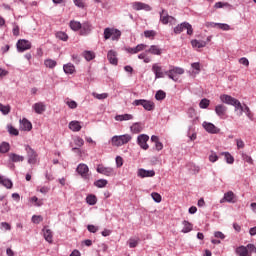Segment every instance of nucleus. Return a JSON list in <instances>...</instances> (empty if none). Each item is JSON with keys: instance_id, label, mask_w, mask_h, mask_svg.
Listing matches in <instances>:
<instances>
[{"instance_id": "f257e3e1", "label": "nucleus", "mask_w": 256, "mask_h": 256, "mask_svg": "<svg viewBox=\"0 0 256 256\" xmlns=\"http://www.w3.org/2000/svg\"><path fill=\"white\" fill-rule=\"evenodd\" d=\"M183 73H185V70L183 68L180 67H171V69L165 71V75H167V77H169V79H172V81H179V75H183Z\"/></svg>"}, {"instance_id": "f03ea898", "label": "nucleus", "mask_w": 256, "mask_h": 256, "mask_svg": "<svg viewBox=\"0 0 256 256\" xmlns=\"http://www.w3.org/2000/svg\"><path fill=\"white\" fill-rule=\"evenodd\" d=\"M129 141H131V135L129 134L112 137V145L114 147H121V145H126Z\"/></svg>"}, {"instance_id": "7ed1b4c3", "label": "nucleus", "mask_w": 256, "mask_h": 256, "mask_svg": "<svg viewBox=\"0 0 256 256\" xmlns=\"http://www.w3.org/2000/svg\"><path fill=\"white\" fill-rule=\"evenodd\" d=\"M132 105L134 107H139V105H141L145 109V111H153V109H155V103L146 99L134 100L132 102Z\"/></svg>"}, {"instance_id": "20e7f679", "label": "nucleus", "mask_w": 256, "mask_h": 256, "mask_svg": "<svg viewBox=\"0 0 256 256\" xmlns=\"http://www.w3.org/2000/svg\"><path fill=\"white\" fill-rule=\"evenodd\" d=\"M187 30V35H193V26H191L189 24V22H182L181 24H178L175 28H174V33L176 35H179L181 33H183L184 30Z\"/></svg>"}, {"instance_id": "39448f33", "label": "nucleus", "mask_w": 256, "mask_h": 256, "mask_svg": "<svg viewBox=\"0 0 256 256\" xmlns=\"http://www.w3.org/2000/svg\"><path fill=\"white\" fill-rule=\"evenodd\" d=\"M16 49L18 53H25V51L31 49V42L25 39H20L16 43Z\"/></svg>"}, {"instance_id": "423d86ee", "label": "nucleus", "mask_w": 256, "mask_h": 256, "mask_svg": "<svg viewBox=\"0 0 256 256\" xmlns=\"http://www.w3.org/2000/svg\"><path fill=\"white\" fill-rule=\"evenodd\" d=\"M97 173L100 175H105V177H113L115 175V170L111 167H105L103 164H100L96 168Z\"/></svg>"}, {"instance_id": "0eeeda50", "label": "nucleus", "mask_w": 256, "mask_h": 256, "mask_svg": "<svg viewBox=\"0 0 256 256\" xmlns=\"http://www.w3.org/2000/svg\"><path fill=\"white\" fill-rule=\"evenodd\" d=\"M147 141H149V135L147 134H140L137 137V143L139 147H141V149H143L144 151H147V149H149V144H147Z\"/></svg>"}, {"instance_id": "6e6552de", "label": "nucleus", "mask_w": 256, "mask_h": 256, "mask_svg": "<svg viewBox=\"0 0 256 256\" xmlns=\"http://www.w3.org/2000/svg\"><path fill=\"white\" fill-rule=\"evenodd\" d=\"M76 172L80 174L82 179H89V166H87V164H79L76 168Z\"/></svg>"}, {"instance_id": "1a4fd4ad", "label": "nucleus", "mask_w": 256, "mask_h": 256, "mask_svg": "<svg viewBox=\"0 0 256 256\" xmlns=\"http://www.w3.org/2000/svg\"><path fill=\"white\" fill-rule=\"evenodd\" d=\"M220 203H237V196L233 191H228L224 194V197L220 200Z\"/></svg>"}, {"instance_id": "9d476101", "label": "nucleus", "mask_w": 256, "mask_h": 256, "mask_svg": "<svg viewBox=\"0 0 256 256\" xmlns=\"http://www.w3.org/2000/svg\"><path fill=\"white\" fill-rule=\"evenodd\" d=\"M215 113L220 119H225L227 117V106L223 104H218L215 106Z\"/></svg>"}, {"instance_id": "9b49d317", "label": "nucleus", "mask_w": 256, "mask_h": 256, "mask_svg": "<svg viewBox=\"0 0 256 256\" xmlns=\"http://www.w3.org/2000/svg\"><path fill=\"white\" fill-rule=\"evenodd\" d=\"M132 7L135 11H151L153 9L149 4L143 2H134Z\"/></svg>"}, {"instance_id": "f8f14e48", "label": "nucleus", "mask_w": 256, "mask_h": 256, "mask_svg": "<svg viewBox=\"0 0 256 256\" xmlns=\"http://www.w3.org/2000/svg\"><path fill=\"white\" fill-rule=\"evenodd\" d=\"M202 127L207 131V133L211 134H217L219 133V128H217L213 123L211 122H203Z\"/></svg>"}, {"instance_id": "ddd939ff", "label": "nucleus", "mask_w": 256, "mask_h": 256, "mask_svg": "<svg viewBox=\"0 0 256 256\" xmlns=\"http://www.w3.org/2000/svg\"><path fill=\"white\" fill-rule=\"evenodd\" d=\"M152 71L155 74V79H163L165 77V72H163V68L159 66V64H153Z\"/></svg>"}, {"instance_id": "4468645a", "label": "nucleus", "mask_w": 256, "mask_h": 256, "mask_svg": "<svg viewBox=\"0 0 256 256\" xmlns=\"http://www.w3.org/2000/svg\"><path fill=\"white\" fill-rule=\"evenodd\" d=\"M137 175L141 179H145V177H155V170H145L143 168L138 169Z\"/></svg>"}, {"instance_id": "2eb2a0df", "label": "nucleus", "mask_w": 256, "mask_h": 256, "mask_svg": "<svg viewBox=\"0 0 256 256\" xmlns=\"http://www.w3.org/2000/svg\"><path fill=\"white\" fill-rule=\"evenodd\" d=\"M93 29V26L89 22H83L80 28V35H89Z\"/></svg>"}, {"instance_id": "dca6fc26", "label": "nucleus", "mask_w": 256, "mask_h": 256, "mask_svg": "<svg viewBox=\"0 0 256 256\" xmlns=\"http://www.w3.org/2000/svg\"><path fill=\"white\" fill-rule=\"evenodd\" d=\"M42 231L45 241H47V243H53V231L47 227H44Z\"/></svg>"}, {"instance_id": "f3484780", "label": "nucleus", "mask_w": 256, "mask_h": 256, "mask_svg": "<svg viewBox=\"0 0 256 256\" xmlns=\"http://www.w3.org/2000/svg\"><path fill=\"white\" fill-rule=\"evenodd\" d=\"M107 59L111 65H117L119 63V60L117 59V52L114 50H110L107 54Z\"/></svg>"}, {"instance_id": "a211bd4d", "label": "nucleus", "mask_w": 256, "mask_h": 256, "mask_svg": "<svg viewBox=\"0 0 256 256\" xmlns=\"http://www.w3.org/2000/svg\"><path fill=\"white\" fill-rule=\"evenodd\" d=\"M34 111L38 115H43V112L47 111V105H45V103H43V102L35 103L34 104Z\"/></svg>"}, {"instance_id": "6ab92c4d", "label": "nucleus", "mask_w": 256, "mask_h": 256, "mask_svg": "<svg viewBox=\"0 0 256 256\" xmlns=\"http://www.w3.org/2000/svg\"><path fill=\"white\" fill-rule=\"evenodd\" d=\"M220 100L222 101V103H225L226 105H233L237 101L236 98L229 96L227 94L221 95Z\"/></svg>"}, {"instance_id": "aec40b11", "label": "nucleus", "mask_w": 256, "mask_h": 256, "mask_svg": "<svg viewBox=\"0 0 256 256\" xmlns=\"http://www.w3.org/2000/svg\"><path fill=\"white\" fill-rule=\"evenodd\" d=\"M8 157L12 163H23L25 161V157L15 153H10Z\"/></svg>"}, {"instance_id": "412c9836", "label": "nucleus", "mask_w": 256, "mask_h": 256, "mask_svg": "<svg viewBox=\"0 0 256 256\" xmlns=\"http://www.w3.org/2000/svg\"><path fill=\"white\" fill-rule=\"evenodd\" d=\"M0 185H3L6 189H13V181L9 178H5L4 176H0Z\"/></svg>"}, {"instance_id": "4be33fe9", "label": "nucleus", "mask_w": 256, "mask_h": 256, "mask_svg": "<svg viewBox=\"0 0 256 256\" xmlns=\"http://www.w3.org/2000/svg\"><path fill=\"white\" fill-rule=\"evenodd\" d=\"M32 127L33 125L26 118L20 120V128L22 129V131H31Z\"/></svg>"}, {"instance_id": "5701e85b", "label": "nucleus", "mask_w": 256, "mask_h": 256, "mask_svg": "<svg viewBox=\"0 0 256 256\" xmlns=\"http://www.w3.org/2000/svg\"><path fill=\"white\" fill-rule=\"evenodd\" d=\"M170 19H173V17L169 16V14L166 12L165 9H162V11L160 12L161 23H163V25H167V23H169Z\"/></svg>"}, {"instance_id": "b1692460", "label": "nucleus", "mask_w": 256, "mask_h": 256, "mask_svg": "<svg viewBox=\"0 0 256 256\" xmlns=\"http://www.w3.org/2000/svg\"><path fill=\"white\" fill-rule=\"evenodd\" d=\"M145 128V125H143V123L141 122H136L134 123L131 127H130V131H132L133 133H141V131H143V129Z\"/></svg>"}, {"instance_id": "393cba45", "label": "nucleus", "mask_w": 256, "mask_h": 256, "mask_svg": "<svg viewBox=\"0 0 256 256\" xmlns=\"http://www.w3.org/2000/svg\"><path fill=\"white\" fill-rule=\"evenodd\" d=\"M63 70L66 75H73L75 73V65L72 63L65 64Z\"/></svg>"}, {"instance_id": "a878e982", "label": "nucleus", "mask_w": 256, "mask_h": 256, "mask_svg": "<svg viewBox=\"0 0 256 256\" xmlns=\"http://www.w3.org/2000/svg\"><path fill=\"white\" fill-rule=\"evenodd\" d=\"M235 253L238 256H249V250L245 246L237 247Z\"/></svg>"}, {"instance_id": "bb28decb", "label": "nucleus", "mask_w": 256, "mask_h": 256, "mask_svg": "<svg viewBox=\"0 0 256 256\" xmlns=\"http://www.w3.org/2000/svg\"><path fill=\"white\" fill-rule=\"evenodd\" d=\"M81 123L79 121H71L69 123V129L74 132H79L81 131Z\"/></svg>"}, {"instance_id": "cd10ccee", "label": "nucleus", "mask_w": 256, "mask_h": 256, "mask_svg": "<svg viewBox=\"0 0 256 256\" xmlns=\"http://www.w3.org/2000/svg\"><path fill=\"white\" fill-rule=\"evenodd\" d=\"M191 45L192 47H196L197 49H203V47L207 46V42L206 41H199L197 39H194L191 41Z\"/></svg>"}, {"instance_id": "c85d7f7f", "label": "nucleus", "mask_w": 256, "mask_h": 256, "mask_svg": "<svg viewBox=\"0 0 256 256\" xmlns=\"http://www.w3.org/2000/svg\"><path fill=\"white\" fill-rule=\"evenodd\" d=\"M146 53H150L151 55H161V48L157 45H151L148 50H146Z\"/></svg>"}, {"instance_id": "c756f323", "label": "nucleus", "mask_w": 256, "mask_h": 256, "mask_svg": "<svg viewBox=\"0 0 256 256\" xmlns=\"http://www.w3.org/2000/svg\"><path fill=\"white\" fill-rule=\"evenodd\" d=\"M69 27L72 31H81L82 24L79 21L72 20L69 23Z\"/></svg>"}, {"instance_id": "7c9ffc66", "label": "nucleus", "mask_w": 256, "mask_h": 256, "mask_svg": "<svg viewBox=\"0 0 256 256\" xmlns=\"http://www.w3.org/2000/svg\"><path fill=\"white\" fill-rule=\"evenodd\" d=\"M182 224L184 225L182 233H190V231H193V224H191L189 221L184 220Z\"/></svg>"}, {"instance_id": "2f4dec72", "label": "nucleus", "mask_w": 256, "mask_h": 256, "mask_svg": "<svg viewBox=\"0 0 256 256\" xmlns=\"http://www.w3.org/2000/svg\"><path fill=\"white\" fill-rule=\"evenodd\" d=\"M133 119V115L131 114H123V115H116L115 121H131Z\"/></svg>"}, {"instance_id": "473e14b6", "label": "nucleus", "mask_w": 256, "mask_h": 256, "mask_svg": "<svg viewBox=\"0 0 256 256\" xmlns=\"http://www.w3.org/2000/svg\"><path fill=\"white\" fill-rule=\"evenodd\" d=\"M221 155H224L226 163L233 165L235 163V158L229 152H222Z\"/></svg>"}, {"instance_id": "72a5a7b5", "label": "nucleus", "mask_w": 256, "mask_h": 256, "mask_svg": "<svg viewBox=\"0 0 256 256\" xmlns=\"http://www.w3.org/2000/svg\"><path fill=\"white\" fill-rule=\"evenodd\" d=\"M109 182L106 179H99L94 182V186L98 187V189H103V187H107Z\"/></svg>"}, {"instance_id": "f704fd0d", "label": "nucleus", "mask_w": 256, "mask_h": 256, "mask_svg": "<svg viewBox=\"0 0 256 256\" xmlns=\"http://www.w3.org/2000/svg\"><path fill=\"white\" fill-rule=\"evenodd\" d=\"M44 65L45 67H48V69H55V67H57V61L53 59H46L44 61Z\"/></svg>"}, {"instance_id": "c9c22d12", "label": "nucleus", "mask_w": 256, "mask_h": 256, "mask_svg": "<svg viewBox=\"0 0 256 256\" xmlns=\"http://www.w3.org/2000/svg\"><path fill=\"white\" fill-rule=\"evenodd\" d=\"M9 149H11V145L8 142H2L0 144V153H9Z\"/></svg>"}, {"instance_id": "e433bc0d", "label": "nucleus", "mask_w": 256, "mask_h": 256, "mask_svg": "<svg viewBox=\"0 0 256 256\" xmlns=\"http://www.w3.org/2000/svg\"><path fill=\"white\" fill-rule=\"evenodd\" d=\"M86 203L88 205H96L97 204V196L90 194L86 197Z\"/></svg>"}, {"instance_id": "4c0bfd02", "label": "nucleus", "mask_w": 256, "mask_h": 256, "mask_svg": "<svg viewBox=\"0 0 256 256\" xmlns=\"http://www.w3.org/2000/svg\"><path fill=\"white\" fill-rule=\"evenodd\" d=\"M165 97H167V93H165L163 90H158L155 94L156 101H163Z\"/></svg>"}, {"instance_id": "58836bf2", "label": "nucleus", "mask_w": 256, "mask_h": 256, "mask_svg": "<svg viewBox=\"0 0 256 256\" xmlns=\"http://www.w3.org/2000/svg\"><path fill=\"white\" fill-rule=\"evenodd\" d=\"M0 111L2 115H9V113H11V106L0 103Z\"/></svg>"}, {"instance_id": "ea45409f", "label": "nucleus", "mask_w": 256, "mask_h": 256, "mask_svg": "<svg viewBox=\"0 0 256 256\" xmlns=\"http://www.w3.org/2000/svg\"><path fill=\"white\" fill-rule=\"evenodd\" d=\"M83 57L86 59V61H93V58L95 57V53L92 51H84Z\"/></svg>"}, {"instance_id": "a19ab883", "label": "nucleus", "mask_w": 256, "mask_h": 256, "mask_svg": "<svg viewBox=\"0 0 256 256\" xmlns=\"http://www.w3.org/2000/svg\"><path fill=\"white\" fill-rule=\"evenodd\" d=\"M114 28H105L104 29V39H111L113 37Z\"/></svg>"}, {"instance_id": "79ce46f5", "label": "nucleus", "mask_w": 256, "mask_h": 256, "mask_svg": "<svg viewBox=\"0 0 256 256\" xmlns=\"http://www.w3.org/2000/svg\"><path fill=\"white\" fill-rule=\"evenodd\" d=\"M211 101L207 98H204L200 101L199 103V107L200 109H207V107H209Z\"/></svg>"}, {"instance_id": "37998d69", "label": "nucleus", "mask_w": 256, "mask_h": 256, "mask_svg": "<svg viewBox=\"0 0 256 256\" xmlns=\"http://www.w3.org/2000/svg\"><path fill=\"white\" fill-rule=\"evenodd\" d=\"M244 113L250 119V121H253V112H251V109L247 104H244Z\"/></svg>"}, {"instance_id": "c03bdc74", "label": "nucleus", "mask_w": 256, "mask_h": 256, "mask_svg": "<svg viewBox=\"0 0 256 256\" xmlns=\"http://www.w3.org/2000/svg\"><path fill=\"white\" fill-rule=\"evenodd\" d=\"M128 245H129L130 249H135V247H137V245H139V239L130 238L128 240Z\"/></svg>"}, {"instance_id": "a18cd8bd", "label": "nucleus", "mask_w": 256, "mask_h": 256, "mask_svg": "<svg viewBox=\"0 0 256 256\" xmlns=\"http://www.w3.org/2000/svg\"><path fill=\"white\" fill-rule=\"evenodd\" d=\"M119 39H121V32L119 29L114 28L112 34V41H119Z\"/></svg>"}, {"instance_id": "49530a36", "label": "nucleus", "mask_w": 256, "mask_h": 256, "mask_svg": "<svg viewBox=\"0 0 256 256\" xmlns=\"http://www.w3.org/2000/svg\"><path fill=\"white\" fill-rule=\"evenodd\" d=\"M7 129H8V133L10 135H14L15 137H17V135H19V130H17L15 127H13V125H8Z\"/></svg>"}, {"instance_id": "de8ad7c7", "label": "nucleus", "mask_w": 256, "mask_h": 256, "mask_svg": "<svg viewBox=\"0 0 256 256\" xmlns=\"http://www.w3.org/2000/svg\"><path fill=\"white\" fill-rule=\"evenodd\" d=\"M155 35H157V32H155V30H146L144 31V37H146V39H153V37H155Z\"/></svg>"}, {"instance_id": "09e8293b", "label": "nucleus", "mask_w": 256, "mask_h": 256, "mask_svg": "<svg viewBox=\"0 0 256 256\" xmlns=\"http://www.w3.org/2000/svg\"><path fill=\"white\" fill-rule=\"evenodd\" d=\"M56 37L60 39V41H67V39H69V36L65 32H57Z\"/></svg>"}, {"instance_id": "8fccbe9b", "label": "nucleus", "mask_w": 256, "mask_h": 256, "mask_svg": "<svg viewBox=\"0 0 256 256\" xmlns=\"http://www.w3.org/2000/svg\"><path fill=\"white\" fill-rule=\"evenodd\" d=\"M12 33L14 37H19L21 32H20L19 25H17V23H13Z\"/></svg>"}, {"instance_id": "3c124183", "label": "nucleus", "mask_w": 256, "mask_h": 256, "mask_svg": "<svg viewBox=\"0 0 256 256\" xmlns=\"http://www.w3.org/2000/svg\"><path fill=\"white\" fill-rule=\"evenodd\" d=\"M151 197H152L153 201H155V203H161V201H162L161 194H159L157 192H153L151 194Z\"/></svg>"}, {"instance_id": "603ef678", "label": "nucleus", "mask_w": 256, "mask_h": 256, "mask_svg": "<svg viewBox=\"0 0 256 256\" xmlns=\"http://www.w3.org/2000/svg\"><path fill=\"white\" fill-rule=\"evenodd\" d=\"M92 95L93 97H95V99H99V100L107 99V97H109V94L107 93L98 94L93 92Z\"/></svg>"}, {"instance_id": "864d4df0", "label": "nucleus", "mask_w": 256, "mask_h": 256, "mask_svg": "<svg viewBox=\"0 0 256 256\" xmlns=\"http://www.w3.org/2000/svg\"><path fill=\"white\" fill-rule=\"evenodd\" d=\"M25 150H26V152H27V154H28V157H30V158L28 159V163H32L33 158H31V157H33V149L31 148V146H26V147H25Z\"/></svg>"}, {"instance_id": "5fc2aeb1", "label": "nucleus", "mask_w": 256, "mask_h": 256, "mask_svg": "<svg viewBox=\"0 0 256 256\" xmlns=\"http://www.w3.org/2000/svg\"><path fill=\"white\" fill-rule=\"evenodd\" d=\"M218 160H219V156H217V153H215L214 151H211V154L209 155L210 163H215Z\"/></svg>"}, {"instance_id": "6e6d98bb", "label": "nucleus", "mask_w": 256, "mask_h": 256, "mask_svg": "<svg viewBox=\"0 0 256 256\" xmlns=\"http://www.w3.org/2000/svg\"><path fill=\"white\" fill-rule=\"evenodd\" d=\"M33 223L35 225H39V223H43V217L41 215H33Z\"/></svg>"}, {"instance_id": "4d7b16f0", "label": "nucleus", "mask_w": 256, "mask_h": 256, "mask_svg": "<svg viewBox=\"0 0 256 256\" xmlns=\"http://www.w3.org/2000/svg\"><path fill=\"white\" fill-rule=\"evenodd\" d=\"M74 143L77 145V147H83V145H85V141L81 137H76L74 139Z\"/></svg>"}, {"instance_id": "13d9d810", "label": "nucleus", "mask_w": 256, "mask_h": 256, "mask_svg": "<svg viewBox=\"0 0 256 256\" xmlns=\"http://www.w3.org/2000/svg\"><path fill=\"white\" fill-rule=\"evenodd\" d=\"M33 203L35 207H41V205H43V199H39L36 196H33Z\"/></svg>"}, {"instance_id": "bf43d9fd", "label": "nucleus", "mask_w": 256, "mask_h": 256, "mask_svg": "<svg viewBox=\"0 0 256 256\" xmlns=\"http://www.w3.org/2000/svg\"><path fill=\"white\" fill-rule=\"evenodd\" d=\"M216 25L219 29H222V31H229V29H231V26H229L228 24L217 23Z\"/></svg>"}, {"instance_id": "052dcab7", "label": "nucleus", "mask_w": 256, "mask_h": 256, "mask_svg": "<svg viewBox=\"0 0 256 256\" xmlns=\"http://www.w3.org/2000/svg\"><path fill=\"white\" fill-rule=\"evenodd\" d=\"M87 229L90 233H97V231H99V228H97V226L89 224L87 226Z\"/></svg>"}, {"instance_id": "680f3d73", "label": "nucleus", "mask_w": 256, "mask_h": 256, "mask_svg": "<svg viewBox=\"0 0 256 256\" xmlns=\"http://www.w3.org/2000/svg\"><path fill=\"white\" fill-rule=\"evenodd\" d=\"M242 157L246 163L253 165V158H251V156H249L247 154H243Z\"/></svg>"}, {"instance_id": "e2e57ef3", "label": "nucleus", "mask_w": 256, "mask_h": 256, "mask_svg": "<svg viewBox=\"0 0 256 256\" xmlns=\"http://www.w3.org/2000/svg\"><path fill=\"white\" fill-rule=\"evenodd\" d=\"M66 105H68V107L70 109H77V102L70 100L66 102Z\"/></svg>"}, {"instance_id": "0e129e2a", "label": "nucleus", "mask_w": 256, "mask_h": 256, "mask_svg": "<svg viewBox=\"0 0 256 256\" xmlns=\"http://www.w3.org/2000/svg\"><path fill=\"white\" fill-rule=\"evenodd\" d=\"M2 229H5V231H11V224L7 222H1Z\"/></svg>"}, {"instance_id": "69168bd1", "label": "nucleus", "mask_w": 256, "mask_h": 256, "mask_svg": "<svg viewBox=\"0 0 256 256\" xmlns=\"http://www.w3.org/2000/svg\"><path fill=\"white\" fill-rule=\"evenodd\" d=\"M126 51L127 53H130L131 55H136V53H139L138 50H137V46L136 47H129V48H126Z\"/></svg>"}, {"instance_id": "338daca9", "label": "nucleus", "mask_w": 256, "mask_h": 256, "mask_svg": "<svg viewBox=\"0 0 256 256\" xmlns=\"http://www.w3.org/2000/svg\"><path fill=\"white\" fill-rule=\"evenodd\" d=\"M246 249H248V253H256V247L253 244H248Z\"/></svg>"}, {"instance_id": "774afa93", "label": "nucleus", "mask_w": 256, "mask_h": 256, "mask_svg": "<svg viewBox=\"0 0 256 256\" xmlns=\"http://www.w3.org/2000/svg\"><path fill=\"white\" fill-rule=\"evenodd\" d=\"M116 165L117 167H123V158L121 156L116 157Z\"/></svg>"}]
</instances>
